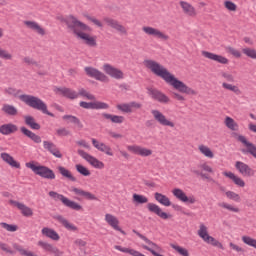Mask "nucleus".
I'll list each match as a JSON object with an SVG mask.
<instances>
[{"label":"nucleus","mask_w":256,"mask_h":256,"mask_svg":"<svg viewBox=\"0 0 256 256\" xmlns=\"http://www.w3.org/2000/svg\"><path fill=\"white\" fill-rule=\"evenodd\" d=\"M143 65L146 69H148V71H151L153 75H156V77H160V79H163V81H165L167 85H170V87L175 89V91L183 93L184 95H197L195 89L189 87L185 82L175 77V74L171 73L169 69L161 65V63L153 59H146L143 61Z\"/></svg>","instance_id":"nucleus-1"},{"label":"nucleus","mask_w":256,"mask_h":256,"mask_svg":"<svg viewBox=\"0 0 256 256\" xmlns=\"http://www.w3.org/2000/svg\"><path fill=\"white\" fill-rule=\"evenodd\" d=\"M66 25L72 29L78 41H81V43L87 47H97V36L87 33V31H91V27H89L87 24L79 21V19H77L75 16H68L66 18Z\"/></svg>","instance_id":"nucleus-2"},{"label":"nucleus","mask_w":256,"mask_h":256,"mask_svg":"<svg viewBox=\"0 0 256 256\" xmlns=\"http://www.w3.org/2000/svg\"><path fill=\"white\" fill-rule=\"evenodd\" d=\"M19 99H21L23 103H26V105L29 107H32V109L42 111L44 115H49V117H55L53 113L47 110V104H45V102H43V100L39 99L38 97L23 94L19 96Z\"/></svg>","instance_id":"nucleus-3"},{"label":"nucleus","mask_w":256,"mask_h":256,"mask_svg":"<svg viewBox=\"0 0 256 256\" xmlns=\"http://www.w3.org/2000/svg\"><path fill=\"white\" fill-rule=\"evenodd\" d=\"M27 169H31L35 175L42 177V179H48L53 181L55 179V172L47 166L40 165L35 161H30L25 164Z\"/></svg>","instance_id":"nucleus-4"},{"label":"nucleus","mask_w":256,"mask_h":256,"mask_svg":"<svg viewBox=\"0 0 256 256\" xmlns=\"http://www.w3.org/2000/svg\"><path fill=\"white\" fill-rule=\"evenodd\" d=\"M198 236L203 240L204 243L212 245V247H217L218 249H225L223 244L219 240L215 239L213 236L209 235V228L205 224H200L198 230Z\"/></svg>","instance_id":"nucleus-5"},{"label":"nucleus","mask_w":256,"mask_h":256,"mask_svg":"<svg viewBox=\"0 0 256 256\" xmlns=\"http://www.w3.org/2000/svg\"><path fill=\"white\" fill-rule=\"evenodd\" d=\"M48 195L54 201H61V203H63L65 207H68L69 209H73L74 211H83V206H81V204L65 197L62 194H59L55 191H50Z\"/></svg>","instance_id":"nucleus-6"},{"label":"nucleus","mask_w":256,"mask_h":256,"mask_svg":"<svg viewBox=\"0 0 256 256\" xmlns=\"http://www.w3.org/2000/svg\"><path fill=\"white\" fill-rule=\"evenodd\" d=\"M151 115L153 116L154 121L162 127H170V129H175V122L169 119L163 112L157 109L151 110Z\"/></svg>","instance_id":"nucleus-7"},{"label":"nucleus","mask_w":256,"mask_h":256,"mask_svg":"<svg viewBox=\"0 0 256 256\" xmlns=\"http://www.w3.org/2000/svg\"><path fill=\"white\" fill-rule=\"evenodd\" d=\"M102 71L108 75V77H111L112 79H116L117 81H121V79H125V73L123 70L109 64L104 63L102 65Z\"/></svg>","instance_id":"nucleus-8"},{"label":"nucleus","mask_w":256,"mask_h":256,"mask_svg":"<svg viewBox=\"0 0 256 256\" xmlns=\"http://www.w3.org/2000/svg\"><path fill=\"white\" fill-rule=\"evenodd\" d=\"M142 31L143 33H145V35H148L149 37H154V39H159L160 41H169V35L159 30V28L143 26Z\"/></svg>","instance_id":"nucleus-9"},{"label":"nucleus","mask_w":256,"mask_h":256,"mask_svg":"<svg viewBox=\"0 0 256 256\" xmlns=\"http://www.w3.org/2000/svg\"><path fill=\"white\" fill-rule=\"evenodd\" d=\"M77 153H78V155H80V157H82V159H85L87 161V163H89V165H91V167H94V169H105V163H103V161L95 158L91 154L85 152L82 149H79L77 151Z\"/></svg>","instance_id":"nucleus-10"},{"label":"nucleus","mask_w":256,"mask_h":256,"mask_svg":"<svg viewBox=\"0 0 256 256\" xmlns=\"http://www.w3.org/2000/svg\"><path fill=\"white\" fill-rule=\"evenodd\" d=\"M172 195L178 199V201H181V203H188L189 205H195V203H197L195 196H187V193L181 188L172 189Z\"/></svg>","instance_id":"nucleus-11"},{"label":"nucleus","mask_w":256,"mask_h":256,"mask_svg":"<svg viewBox=\"0 0 256 256\" xmlns=\"http://www.w3.org/2000/svg\"><path fill=\"white\" fill-rule=\"evenodd\" d=\"M232 137H234V139H236L237 141L242 143L244 145V147H246V153H249L250 155H252V157H254V159H256L255 144L249 142V140H247V138L245 136L235 133V132L232 133Z\"/></svg>","instance_id":"nucleus-12"},{"label":"nucleus","mask_w":256,"mask_h":256,"mask_svg":"<svg viewBox=\"0 0 256 256\" xmlns=\"http://www.w3.org/2000/svg\"><path fill=\"white\" fill-rule=\"evenodd\" d=\"M148 95L151 99L158 101V103H162L163 105L171 103V98H169V96L155 88H148Z\"/></svg>","instance_id":"nucleus-13"},{"label":"nucleus","mask_w":256,"mask_h":256,"mask_svg":"<svg viewBox=\"0 0 256 256\" xmlns=\"http://www.w3.org/2000/svg\"><path fill=\"white\" fill-rule=\"evenodd\" d=\"M234 167L242 177H255V170L245 162L236 161Z\"/></svg>","instance_id":"nucleus-14"},{"label":"nucleus","mask_w":256,"mask_h":256,"mask_svg":"<svg viewBox=\"0 0 256 256\" xmlns=\"http://www.w3.org/2000/svg\"><path fill=\"white\" fill-rule=\"evenodd\" d=\"M127 150L134 155H138L139 157H151V155H153V151L150 148L137 144L128 145Z\"/></svg>","instance_id":"nucleus-15"},{"label":"nucleus","mask_w":256,"mask_h":256,"mask_svg":"<svg viewBox=\"0 0 256 256\" xmlns=\"http://www.w3.org/2000/svg\"><path fill=\"white\" fill-rule=\"evenodd\" d=\"M84 70L86 75H88V77H91L92 79H96V81H101L102 83L109 81V78L107 77V75L99 71L97 68L85 67Z\"/></svg>","instance_id":"nucleus-16"},{"label":"nucleus","mask_w":256,"mask_h":256,"mask_svg":"<svg viewBox=\"0 0 256 256\" xmlns=\"http://www.w3.org/2000/svg\"><path fill=\"white\" fill-rule=\"evenodd\" d=\"M116 108L122 113H133L134 111H137V109H142L143 104H141L140 102L132 101L130 103L117 104Z\"/></svg>","instance_id":"nucleus-17"},{"label":"nucleus","mask_w":256,"mask_h":256,"mask_svg":"<svg viewBox=\"0 0 256 256\" xmlns=\"http://www.w3.org/2000/svg\"><path fill=\"white\" fill-rule=\"evenodd\" d=\"M24 26L26 29H29L30 31H33V33H36L37 35H40L41 37H45L47 35V31L43 26H41L39 23L31 20H25Z\"/></svg>","instance_id":"nucleus-18"},{"label":"nucleus","mask_w":256,"mask_h":256,"mask_svg":"<svg viewBox=\"0 0 256 256\" xmlns=\"http://www.w3.org/2000/svg\"><path fill=\"white\" fill-rule=\"evenodd\" d=\"M9 205H11L12 207H16V209H19L23 217H33V209H31V207L25 205L24 203L15 200H9Z\"/></svg>","instance_id":"nucleus-19"},{"label":"nucleus","mask_w":256,"mask_h":256,"mask_svg":"<svg viewBox=\"0 0 256 256\" xmlns=\"http://www.w3.org/2000/svg\"><path fill=\"white\" fill-rule=\"evenodd\" d=\"M201 55L205 59H209L210 61H215L216 63H220L221 65L229 64V59H227L225 56L217 55L213 52L202 51Z\"/></svg>","instance_id":"nucleus-20"},{"label":"nucleus","mask_w":256,"mask_h":256,"mask_svg":"<svg viewBox=\"0 0 256 256\" xmlns=\"http://www.w3.org/2000/svg\"><path fill=\"white\" fill-rule=\"evenodd\" d=\"M147 209L150 211V213H154V215H157V217H160V219H171V214H168L167 212H164L163 209L155 204V203H148Z\"/></svg>","instance_id":"nucleus-21"},{"label":"nucleus","mask_w":256,"mask_h":256,"mask_svg":"<svg viewBox=\"0 0 256 256\" xmlns=\"http://www.w3.org/2000/svg\"><path fill=\"white\" fill-rule=\"evenodd\" d=\"M92 145L97 149V151H100L101 153H105V155H108V157H113V149L110 148L109 145L99 142V140L92 138Z\"/></svg>","instance_id":"nucleus-22"},{"label":"nucleus","mask_w":256,"mask_h":256,"mask_svg":"<svg viewBox=\"0 0 256 256\" xmlns=\"http://www.w3.org/2000/svg\"><path fill=\"white\" fill-rule=\"evenodd\" d=\"M104 221L110 227H112V229H114L115 231H119L120 233H122V235H125V231H123V229H121V227L119 226V219L116 218L115 215L109 213L105 214Z\"/></svg>","instance_id":"nucleus-23"},{"label":"nucleus","mask_w":256,"mask_h":256,"mask_svg":"<svg viewBox=\"0 0 256 256\" xmlns=\"http://www.w3.org/2000/svg\"><path fill=\"white\" fill-rule=\"evenodd\" d=\"M79 105L80 107H82V109H109V104L105 102H99V101H94V102L81 101Z\"/></svg>","instance_id":"nucleus-24"},{"label":"nucleus","mask_w":256,"mask_h":256,"mask_svg":"<svg viewBox=\"0 0 256 256\" xmlns=\"http://www.w3.org/2000/svg\"><path fill=\"white\" fill-rule=\"evenodd\" d=\"M0 158L2 159V161L4 163H6V165H9L13 169H21V163H19L17 160H15V158L13 156H11V154H9L7 152H2L0 154Z\"/></svg>","instance_id":"nucleus-25"},{"label":"nucleus","mask_w":256,"mask_h":256,"mask_svg":"<svg viewBox=\"0 0 256 256\" xmlns=\"http://www.w3.org/2000/svg\"><path fill=\"white\" fill-rule=\"evenodd\" d=\"M104 22L106 23V25H108V27H111L112 29L118 31V33H121L122 35H127V28L121 25L119 21L111 18H104Z\"/></svg>","instance_id":"nucleus-26"},{"label":"nucleus","mask_w":256,"mask_h":256,"mask_svg":"<svg viewBox=\"0 0 256 256\" xmlns=\"http://www.w3.org/2000/svg\"><path fill=\"white\" fill-rule=\"evenodd\" d=\"M70 191L71 193H74V195H78L79 197H84V199H87L88 201H97V196H95V194L89 191H85L81 188L71 187Z\"/></svg>","instance_id":"nucleus-27"},{"label":"nucleus","mask_w":256,"mask_h":256,"mask_svg":"<svg viewBox=\"0 0 256 256\" xmlns=\"http://www.w3.org/2000/svg\"><path fill=\"white\" fill-rule=\"evenodd\" d=\"M179 5L187 17H197V10L195 9L194 5L183 0L179 2Z\"/></svg>","instance_id":"nucleus-28"},{"label":"nucleus","mask_w":256,"mask_h":256,"mask_svg":"<svg viewBox=\"0 0 256 256\" xmlns=\"http://www.w3.org/2000/svg\"><path fill=\"white\" fill-rule=\"evenodd\" d=\"M43 145H44V149L49 151V153H51V155H53L57 159H61L63 157V154H61V151H59V148H57V146L53 144V142L44 141Z\"/></svg>","instance_id":"nucleus-29"},{"label":"nucleus","mask_w":256,"mask_h":256,"mask_svg":"<svg viewBox=\"0 0 256 256\" xmlns=\"http://www.w3.org/2000/svg\"><path fill=\"white\" fill-rule=\"evenodd\" d=\"M222 175H224V177H227L228 179H231V181H233L234 185H236L237 187H245V180H243V178L239 177L235 173L231 171H225L222 173Z\"/></svg>","instance_id":"nucleus-30"},{"label":"nucleus","mask_w":256,"mask_h":256,"mask_svg":"<svg viewBox=\"0 0 256 256\" xmlns=\"http://www.w3.org/2000/svg\"><path fill=\"white\" fill-rule=\"evenodd\" d=\"M56 93H58V95H62L63 97H66L67 99L79 98V94L77 93V91L71 88H57Z\"/></svg>","instance_id":"nucleus-31"},{"label":"nucleus","mask_w":256,"mask_h":256,"mask_svg":"<svg viewBox=\"0 0 256 256\" xmlns=\"http://www.w3.org/2000/svg\"><path fill=\"white\" fill-rule=\"evenodd\" d=\"M56 221L65 227L67 231H72L73 233L79 231V228L75 224L71 223L69 220H67V218L61 215L56 217Z\"/></svg>","instance_id":"nucleus-32"},{"label":"nucleus","mask_w":256,"mask_h":256,"mask_svg":"<svg viewBox=\"0 0 256 256\" xmlns=\"http://www.w3.org/2000/svg\"><path fill=\"white\" fill-rule=\"evenodd\" d=\"M154 199L155 201H157V203H159L160 205H163V207H171V205H173V202H171V199L163 193H159V192L154 193Z\"/></svg>","instance_id":"nucleus-33"},{"label":"nucleus","mask_w":256,"mask_h":256,"mask_svg":"<svg viewBox=\"0 0 256 256\" xmlns=\"http://www.w3.org/2000/svg\"><path fill=\"white\" fill-rule=\"evenodd\" d=\"M198 151L203 157H206V159H215V152L205 144L198 145Z\"/></svg>","instance_id":"nucleus-34"},{"label":"nucleus","mask_w":256,"mask_h":256,"mask_svg":"<svg viewBox=\"0 0 256 256\" xmlns=\"http://www.w3.org/2000/svg\"><path fill=\"white\" fill-rule=\"evenodd\" d=\"M41 233L42 235H44V237H48V239H52V241H59V239H61V236H59V233H57V231L49 227H44L41 230Z\"/></svg>","instance_id":"nucleus-35"},{"label":"nucleus","mask_w":256,"mask_h":256,"mask_svg":"<svg viewBox=\"0 0 256 256\" xmlns=\"http://www.w3.org/2000/svg\"><path fill=\"white\" fill-rule=\"evenodd\" d=\"M218 207L224 209V211H229V213H241V209L237 205L229 202H219Z\"/></svg>","instance_id":"nucleus-36"},{"label":"nucleus","mask_w":256,"mask_h":256,"mask_svg":"<svg viewBox=\"0 0 256 256\" xmlns=\"http://www.w3.org/2000/svg\"><path fill=\"white\" fill-rule=\"evenodd\" d=\"M39 247L44 249V251H48L49 253H52L53 255H63V252L59 251V249L47 242L39 241L38 242Z\"/></svg>","instance_id":"nucleus-37"},{"label":"nucleus","mask_w":256,"mask_h":256,"mask_svg":"<svg viewBox=\"0 0 256 256\" xmlns=\"http://www.w3.org/2000/svg\"><path fill=\"white\" fill-rule=\"evenodd\" d=\"M224 125L230 131H239V123H237V121H235V119L231 118L230 116L225 117Z\"/></svg>","instance_id":"nucleus-38"},{"label":"nucleus","mask_w":256,"mask_h":256,"mask_svg":"<svg viewBox=\"0 0 256 256\" xmlns=\"http://www.w3.org/2000/svg\"><path fill=\"white\" fill-rule=\"evenodd\" d=\"M17 132V125L9 123L0 126L1 135H11V133Z\"/></svg>","instance_id":"nucleus-39"},{"label":"nucleus","mask_w":256,"mask_h":256,"mask_svg":"<svg viewBox=\"0 0 256 256\" xmlns=\"http://www.w3.org/2000/svg\"><path fill=\"white\" fill-rule=\"evenodd\" d=\"M102 117H104V119H108L109 121H111V123H116L119 125H121V123L125 122L124 116L103 113Z\"/></svg>","instance_id":"nucleus-40"},{"label":"nucleus","mask_w":256,"mask_h":256,"mask_svg":"<svg viewBox=\"0 0 256 256\" xmlns=\"http://www.w3.org/2000/svg\"><path fill=\"white\" fill-rule=\"evenodd\" d=\"M132 203H134V205H145L149 203V198L145 195L134 193L132 195Z\"/></svg>","instance_id":"nucleus-41"},{"label":"nucleus","mask_w":256,"mask_h":256,"mask_svg":"<svg viewBox=\"0 0 256 256\" xmlns=\"http://www.w3.org/2000/svg\"><path fill=\"white\" fill-rule=\"evenodd\" d=\"M63 121H67V123H73L78 127V129H83V123H81V120L73 115H64L62 117Z\"/></svg>","instance_id":"nucleus-42"},{"label":"nucleus","mask_w":256,"mask_h":256,"mask_svg":"<svg viewBox=\"0 0 256 256\" xmlns=\"http://www.w3.org/2000/svg\"><path fill=\"white\" fill-rule=\"evenodd\" d=\"M225 197L228 198L230 201H234L235 203H241V195H239L235 191H225Z\"/></svg>","instance_id":"nucleus-43"},{"label":"nucleus","mask_w":256,"mask_h":256,"mask_svg":"<svg viewBox=\"0 0 256 256\" xmlns=\"http://www.w3.org/2000/svg\"><path fill=\"white\" fill-rule=\"evenodd\" d=\"M58 171L62 175V177H66V179H69L70 181H77L75 176H73L71 171H69L67 168H65L63 166H59Z\"/></svg>","instance_id":"nucleus-44"},{"label":"nucleus","mask_w":256,"mask_h":256,"mask_svg":"<svg viewBox=\"0 0 256 256\" xmlns=\"http://www.w3.org/2000/svg\"><path fill=\"white\" fill-rule=\"evenodd\" d=\"M170 247L176 251L181 256H190L189 250L177 244H170Z\"/></svg>","instance_id":"nucleus-45"},{"label":"nucleus","mask_w":256,"mask_h":256,"mask_svg":"<svg viewBox=\"0 0 256 256\" xmlns=\"http://www.w3.org/2000/svg\"><path fill=\"white\" fill-rule=\"evenodd\" d=\"M24 119H25L26 125H28V127H31V129H35V130L41 129V126L37 122H35V118L31 116H25Z\"/></svg>","instance_id":"nucleus-46"},{"label":"nucleus","mask_w":256,"mask_h":256,"mask_svg":"<svg viewBox=\"0 0 256 256\" xmlns=\"http://www.w3.org/2000/svg\"><path fill=\"white\" fill-rule=\"evenodd\" d=\"M78 97H83L88 101H95V95L91 94L89 91L85 90L84 88L78 90Z\"/></svg>","instance_id":"nucleus-47"},{"label":"nucleus","mask_w":256,"mask_h":256,"mask_svg":"<svg viewBox=\"0 0 256 256\" xmlns=\"http://www.w3.org/2000/svg\"><path fill=\"white\" fill-rule=\"evenodd\" d=\"M223 89H226L227 91H232V93H236V95L241 94V89H239V86L229 84L227 82L222 83Z\"/></svg>","instance_id":"nucleus-48"},{"label":"nucleus","mask_w":256,"mask_h":256,"mask_svg":"<svg viewBox=\"0 0 256 256\" xmlns=\"http://www.w3.org/2000/svg\"><path fill=\"white\" fill-rule=\"evenodd\" d=\"M2 111L4 113H6V115H12V116L17 115V113H18L17 108H15V106L9 105V104H4L2 107Z\"/></svg>","instance_id":"nucleus-49"},{"label":"nucleus","mask_w":256,"mask_h":256,"mask_svg":"<svg viewBox=\"0 0 256 256\" xmlns=\"http://www.w3.org/2000/svg\"><path fill=\"white\" fill-rule=\"evenodd\" d=\"M0 227L2 229H5V231H8L9 233H15V231L19 230V226L15 225V224H8L5 222H1Z\"/></svg>","instance_id":"nucleus-50"},{"label":"nucleus","mask_w":256,"mask_h":256,"mask_svg":"<svg viewBox=\"0 0 256 256\" xmlns=\"http://www.w3.org/2000/svg\"><path fill=\"white\" fill-rule=\"evenodd\" d=\"M75 168H76V171L80 173V175H83V177H89L91 175V171L87 167L81 164H76Z\"/></svg>","instance_id":"nucleus-51"},{"label":"nucleus","mask_w":256,"mask_h":256,"mask_svg":"<svg viewBox=\"0 0 256 256\" xmlns=\"http://www.w3.org/2000/svg\"><path fill=\"white\" fill-rule=\"evenodd\" d=\"M242 242L245 245H248V247H253L254 249H256V239H254L250 236L244 235V236H242Z\"/></svg>","instance_id":"nucleus-52"},{"label":"nucleus","mask_w":256,"mask_h":256,"mask_svg":"<svg viewBox=\"0 0 256 256\" xmlns=\"http://www.w3.org/2000/svg\"><path fill=\"white\" fill-rule=\"evenodd\" d=\"M0 59H3L4 61H13V54L6 49L0 48Z\"/></svg>","instance_id":"nucleus-53"},{"label":"nucleus","mask_w":256,"mask_h":256,"mask_svg":"<svg viewBox=\"0 0 256 256\" xmlns=\"http://www.w3.org/2000/svg\"><path fill=\"white\" fill-rule=\"evenodd\" d=\"M224 7H225V9H227V11H230L232 13H235L237 11V4H235L231 0H225Z\"/></svg>","instance_id":"nucleus-54"},{"label":"nucleus","mask_w":256,"mask_h":256,"mask_svg":"<svg viewBox=\"0 0 256 256\" xmlns=\"http://www.w3.org/2000/svg\"><path fill=\"white\" fill-rule=\"evenodd\" d=\"M242 53L246 55V57H249L250 59H256V50L255 48H244L242 49Z\"/></svg>","instance_id":"nucleus-55"},{"label":"nucleus","mask_w":256,"mask_h":256,"mask_svg":"<svg viewBox=\"0 0 256 256\" xmlns=\"http://www.w3.org/2000/svg\"><path fill=\"white\" fill-rule=\"evenodd\" d=\"M23 63L24 65H28L29 67H37L38 65L37 60H35V58L30 56L24 57Z\"/></svg>","instance_id":"nucleus-56"},{"label":"nucleus","mask_w":256,"mask_h":256,"mask_svg":"<svg viewBox=\"0 0 256 256\" xmlns=\"http://www.w3.org/2000/svg\"><path fill=\"white\" fill-rule=\"evenodd\" d=\"M199 168L201 169V171H204L205 173H211V174L215 173V170H213V167L208 165L207 162L200 164Z\"/></svg>","instance_id":"nucleus-57"},{"label":"nucleus","mask_w":256,"mask_h":256,"mask_svg":"<svg viewBox=\"0 0 256 256\" xmlns=\"http://www.w3.org/2000/svg\"><path fill=\"white\" fill-rule=\"evenodd\" d=\"M5 93H6L7 95H12V97H19V95L21 94V91L15 89V88L9 87V88H6V89H5Z\"/></svg>","instance_id":"nucleus-58"},{"label":"nucleus","mask_w":256,"mask_h":256,"mask_svg":"<svg viewBox=\"0 0 256 256\" xmlns=\"http://www.w3.org/2000/svg\"><path fill=\"white\" fill-rule=\"evenodd\" d=\"M86 19L96 25V27H103V22L100 21L99 19L92 17V16H87Z\"/></svg>","instance_id":"nucleus-59"},{"label":"nucleus","mask_w":256,"mask_h":256,"mask_svg":"<svg viewBox=\"0 0 256 256\" xmlns=\"http://www.w3.org/2000/svg\"><path fill=\"white\" fill-rule=\"evenodd\" d=\"M227 53H230V55H233V57H236V58L241 57V52L233 47H228Z\"/></svg>","instance_id":"nucleus-60"},{"label":"nucleus","mask_w":256,"mask_h":256,"mask_svg":"<svg viewBox=\"0 0 256 256\" xmlns=\"http://www.w3.org/2000/svg\"><path fill=\"white\" fill-rule=\"evenodd\" d=\"M57 135H59V137H67L68 135H71V132L66 128H60L57 130Z\"/></svg>","instance_id":"nucleus-61"},{"label":"nucleus","mask_w":256,"mask_h":256,"mask_svg":"<svg viewBox=\"0 0 256 256\" xmlns=\"http://www.w3.org/2000/svg\"><path fill=\"white\" fill-rule=\"evenodd\" d=\"M74 245H76V247H79L81 249L82 247H87V241L81 238H78L74 241Z\"/></svg>","instance_id":"nucleus-62"},{"label":"nucleus","mask_w":256,"mask_h":256,"mask_svg":"<svg viewBox=\"0 0 256 256\" xmlns=\"http://www.w3.org/2000/svg\"><path fill=\"white\" fill-rule=\"evenodd\" d=\"M172 97L173 99H175V101H180V102L185 101V96H183V94L179 92H173Z\"/></svg>","instance_id":"nucleus-63"},{"label":"nucleus","mask_w":256,"mask_h":256,"mask_svg":"<svg viewBox=\"0 0 256 256\" xmlns=\"http://www.w3.org/2000/svg\"><path fill=\"white\" fill-rule=\"evenodd\" d=\"M222 77H223V79H225L226 81H230V83H233V81H235V77H233L232 74L229 73V72H224V73H222Z\"/></svg>","instance_id":"nucleus-64"}]
</instances>
